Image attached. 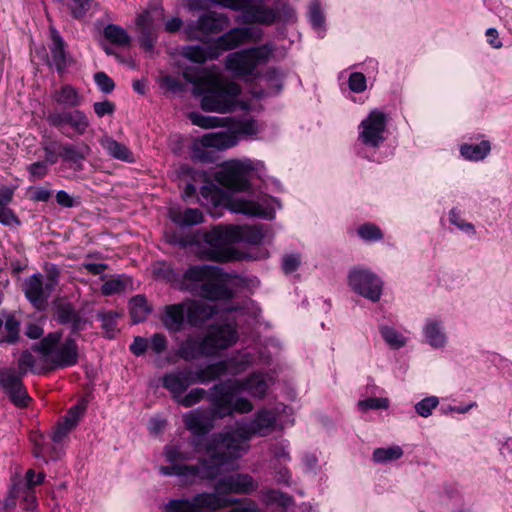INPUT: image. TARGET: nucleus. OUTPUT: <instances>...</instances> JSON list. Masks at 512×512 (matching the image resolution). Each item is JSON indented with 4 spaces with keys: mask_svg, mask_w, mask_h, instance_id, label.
<instances>
[{
    "mask_svg": "<svg viewBox=\"0 0 512 512\" xmlns=\"http://www.w3.org/2000/svg\"><path fill=\"white\" fill-rule=\"evenodd\" d=\"M438 404L439 400L437 397H426L415 405V410L420 416L428 417L432 414L433 409H435Z\"/></svg>",
    "mask_w": 512,
    "mask_h": 512,
    "instance_id": "bf43d9fd",
    "label": "nucleus"
},
{
    "mask_svg": "<svg viewBox=\"0 0 512 512\" xmlns=\"http://www.w3.org/2000/svg\"><path fill=\"white\" fill-rule=\"evenodd\" d=\"M380 334L384 341L392 348V349H400L406 344V338L393 327L382 325L379 328Z\"/></svg>",
    "mask_w": 512,
    "mask_h": 512,
    "instance_id": "a18cd8bd",
    "label": "nucleus"
},
{
    "mask_svg": "<svg viewBox=\"0 0 512 512\" xmlns=\"http://www.w3.org/2000/svg\"><path fill=\"white\" fill-rule=\"evenodd\" d=\"M185 316L187 317L186 302L167 305L161 321L164 327L171 332H180L183 329Z\"/></svg>",
    "mask_w": 512,
    "mask_h": 512,
    "instance_id": "7c9ffc66",
    "label": "nucleus"
},
{
    "mask_svg": "<svg viewBox=\"0 0 512 512\" xmlns=\"http://www.w3.org/2000/svg\"><path fill=\"white\" fill-rule=\"evenodd\" d=\"M53 318L60 325L70 326V335L78 336L86 330L89 320L82 316L74 304L66 300H58L53 303Z\"/></svg>",
    "mask_w": 512,
    "mask_h": 512,
    "instance_id": "6ab92c4d",
    "label": "nucleus"
},
{
    "mask_svg": "<svg viewBox=\"0 0 512 512\" xmlns=\"http://www.w3.org/2000/svg\"><path fill=\"white\" fill-rule=\"evenodd\" d=\"M249 37L250 31L248 28H233L212 42L218 56L220 57L223 52L237 48Z\"/></svg>",
    "mask_w": 512,
    "mask_h": 512,
    "instance_id": "cd10ccee",
    "label": "nucleus"
},
{
    "mask_svg": "<svg viewBox=\"0 0 512 512\" xmlns=\"http://www.w3.org/2000/svg\"><path fill=\"white\" fill-rule=\"evenodd\" d=\"M237 144V137L228 132L208 133L202 136L199 142L193 145V157L202 162H208L210 159L206 155L204 148H216L225 150Z\"/></svg>",
    "mask_w": 512,
    "mask_h": 512,
    "instance_id": "412c9836",
    "label": "nucleus"
},
{
    "mask_svg": "<svg viewBox=\"0 0 512 512\" xmlns=\"http://www.w3.org/2000/svg\"><path fill=\"white\" fill-rule=\"evenodd\" d=\"M0 223L4 226L20 225V220L12 209L0 206Z\"/></svg>",
    "mask_w": 512,
    "mask_h": 512,
    "instance_id": "338daca9",
    "label": "nucleus"
},
{
    "mask_svg": "<svg viewBox=\"0 0 512 512\" xmlns=\"http://www.w3.org/2000/svg\"><path fill=\"white\" fill-rule=\"evenodd\" d=\"M21 322L15 314L9 313L0 318V345H14L20 340Z\"/></svg>",
    "mask_w": 512,
    "mask_h": 512,
    "instance_id": "473e14b6",
    "label": "nucleus"
},
{
    "mask_svg": "<svg viewBox=\"0 0 512 512\" xmlns=\"http://www.w3.org/2000/svg\"><path fill=\"white\" fill-rule=\"evenodd\" d=\"M103 34L107 40L114 44L125 46L130 43V37L127 34L126 30L118 25H107L104 28Z\"/></svg>",
    "mask_w": 512,
    "mask_h": 512,
    "instance_id": "c03bdc74",
    "label": "nucleus"
},
{
    "mask_svg": "<svg viewBox=\"0 0 512 512\" xmlns=\"http://www.w3.org/2000/svg\"><path fill=\"white\" fill-rule=\"evenodd\" d=\"M426 342L433 348L439 349L446 345L447 337L442 321L427 319L423 327Z\"/></svg>",
    "mask_w": 512,
    "mask_h": 512,
    "instance_id": "f704fd0d",
    "label": "nucleus"
},
{
    "mask_svg": "<svg viewBox=\"0 0 512 512\" xmlns=\"http://www.w3.org/2000/svg\"><path fill=\"white\" fill-rule=\"evenodd\" d=\"M185 302L187 322L192 327H202L208 320L218 313L215 305L208 304L201 300H189Z\"/></svg>",
    "mask_w": 512,
    "mask_h": 512,
    "instance_id": "393cba45",
    "label": "nucleus"
},
{
    "mask_svg": "<svg viewBox=\"0 0 512 512\" xmlns=\"http://www.w3.org/2000/svg\"><path fill=\"white\" fill-rule=\"evenodd\" d=\"M230 24L229 18L214 11L206 12L199 16L193 26L189 27L188 36L190 39L200 40L207 43L210 35L223 32Z\"/></svg>",
    "mask_w": 512,
    "mask_h": 512,
    "instance_id": "f3484780",
    "label": "nucleus"
},
{
    "mask_svg": "<svg viewBox=\"0 0 512 512\" xmlns=\"http://www.w3.org/2000/svg\"><path fill=\"white\" fill-rule=\"evenodd\" d=\"M233 294V291L218 278V270L215 268V274L207 278L197 296L208 300H228Z\"/></svg>",
    "mask_w": 512,
    "mask_h": 512,
    "instance_id": "bb28decb",
    "label": "nucleus"
},
{
    "mask_svg": "<svg viewBox=\"0 0 512 512\" xmlns=\"http://www.w3.org/2000/svg\"><path fill=\"white\" fill-rule=\"evenodd\" d=\"M357 233L362 240L368 242L379 241L383 238L381 229L372 223H365L361 225L358 228Z\"/></svg>",
    "mask_w": 512,
    "mask_h": 512,
    "instance_id": "8fccbe9b",
    "label": "nucleus"
},
{
    "mask_svg": "<svg viewBox=\"0 0 512 512\" xmlns=\"http://www.w3.org/2000/svg\"><path fill=\"white\" fill-rule=\"evenodd\" d=\"M262 495L264 501H266L267 503H277L283 507H288L293 502L291 496L275 489L262 491Z\"/></svg>",
    "mask_w": 512,
    "mask_h": 512,
    "instance_id": "3c124183",
    "label": "nucleus"
},
{
    "mask_svg": "<svg viewBox=\"0 0 512 512\" xmlns=\"http://www.w3.org/2000/svg\"><path fill=\"white\" fill-rule=\"evenodd\" d=\"M101 145L111 157L128 163L134 162L132 151L126 145L116 141L112 137L103 138Z\"/></svg>",
    "mask_w": 512,
    "mask_h": 512,
    "instance_id": "4c0bfd02",
    "label": "nucleus"
},
{
    "mask_svg": "<svg viewBox=\"0 0 512 512\" xmlns=\"http://www.w3.org/2000/svg\"><path fill=\"white\" fill-rule=\"evenodd\" d=\"M449 221L451 224L455 225L461 231L468 234H475V228L473 224L466 222L462 219L460 212L453 208L449 212Z\"/></svg>",
    "mask_w": 512,
    "mask_h": 512,
    "instance_id": "052dcab7",
    "label": "nucleus"
},
{
    "mask_svg": "<svg viewBox=\"0 0 512 512\" xmlns=\"http://www.w3.org/2000/svg\"><path fill=\"white\" fill-rule=\"evenodd\" d=\"M47 322V316L40 315L33 317L25 322L24 335L31 340H41L44 335V327Z\"/></svg>",
    "mask_w": 512,
    "mask_h": 512,
    "instance_id": "79ce46f5",
    "label": "nucleus"
},
{
    "mask_svg": "<svg viewBox=\"0 0 512 512\" xmlns=\"http://www.w3.org/2000/svg\"><path fill=\"white\" fill-rule=\"evenodd\" d=\"M276 414L267 409L259 410L250 422H237L235 426L212 434L206 441L205 453L211 458V463L203 459L201 466H176L163 468L167 475L179 474L216 478L222 467L229 465L242 457L249 449L248 441L253 436H267L275 427Z\"/></svg>",
    "mask_w": 512,
    "mask_h": 512,
    "instance_id": "f257e3e1",
    "label": "nucleus"
},
{
    "mask_svg": "<svg viewBox=\"0 0 512 512\" xmlns=\"http://www.w3.org/2000/svg\"><path fill=\"white\" fill-rule=\"evenodd\" d=\"M348 285L355 293L372 302H377L381 298L383 282L370 270L352 269L348 274Z\"/></svg>",
    "mask_w": 512,
    "mask_h": 512,
    "instance_id": "2eb2a0df",
    "label": "nucleus"
},
{
    "mask_svg": "<svg viewBox=\"0 0 512 512\" xmlns=\"http://www.w3.org/2000/svg\"><path fill=\"white\" fill-rule=\"evenodd\" d=\"M183 56L191 62L202 64L207 60H216L219 58L212 41L204 45H189L183 48Z\"/></svg>",
    "mask_w": 512,
    "mask_h": 512,
    "instance_id": "72a5a7b5",
    "label": "nucleus"
},
{
    "mask_svg": "<svg viewBox=\"0 0 512 512\" xmlns=\"http://www.w3.org/2000/svg\"><path fill=\"white\" fill-rule=\"evenodd\" d=\"M366 77L363 73L353 72L349 77V88L355 93H361L366 89Z\"/></svg>",
    "mask_w": 512,
    "mask_h": 512,
    "instance_id": "0e129e2a",
    "label": "nucleus"
},
{
    "mask_svg": "<svg viewBox=\"0 0 512 512\" xmlns=\"http://www.w3.org/2000/svg\"><path fill=\"white\" fill-rule=\"evenodd\" d=\"M167 242L172 245H177L181 248L193 247L198 243L196 233L183 236L176 232L166 234Z\"/></svg>",
    "mask_w": 512,
    "mask_h": 512,
    "instance_id": "5fc2aeb1",
    "label": "nucleus"
},
{
    "mask_svg": "<svg viewBox=\"0 0 512 512\" xmlns=\"http://www.w3.org/2000/svg\"><path fill=\"white\" fill-rule=\"evenodd\" d=\"M254 169L251 160H232L217 171L215 178L220 185L231 191H245L250 187L249 178Z\"/></svg>",
    "mask_w": 512,
    "mask_h": 512,
    "instance_id": "ddd939ff",
    "label": "nucleus"
},
{
    "mask_svg": "<svg viewBox=\"0 0 512 512\" xmlns=\"http://www.w3.org/2000/svg\"><path fill=\"white\" fill-rule=\"evenodd\" d=\"M224 195L221 189L210 183L201 187L199 201L203 206L218 207L222 204Z\"/></svg>",
    "mask_w": 512,
    "mask_h": 512,
    "instance_id": "a19ab883",
    "label": "nucleus"
},
{
    "mask_svg": "<svg viewBox=\"0 0 512 512\" xmlns=\"http://www.w3.org/2000/svg\"><path fill=\"white\" fill-rule=\"evenodd\" d=\"M0 388L17 408H27L32 402L22 381V376L11 369L0 371Z\"/></svg>",
    "mask_w": 512,
    "mask_h": 512,
    "instance_id": "a211bd4d",
    "label": "nucleus"
},
{
    "mask_svg": "<svg viewBox=\"0 0 512 512\" xmlns=\"http://www.w3.org/2000/svg\"><path fill=\"white\" fill-rule=\"evenodd\" d=\"M127 282L124 278L117 277L106 281L101 286V293L105 296H111L125 290Z\"/></svg>",
    "mask_w": 512,
    "mask_h": 512,
    "instance_id": "4d7b16f0",
    "label": "nucleus"
},
{
    "mask_svg": "<svg viewBox=\"0 0 512 512\" xmlns=\"http://www.w3.org/2000/svg\"><path fill=\"white\" fill-rule=\"evenodd\" d=\"M94 0H68L67 6L76 19L83 18L92 8Z\"/></svg>",
    "mask_w": 512,
    "mask_h": 512,
    "instance_id": "603ef678",
    "label": "nucleus"
},
{
    "mask_svg": "<svg viewBox=\"0 0 512 512\" xmlns=\"http://www.w3.org/2000/svg\"><path fill=\"white\" fill-rule=\"evenodd\" d=\"M93 109L95 114L99 118H102L105 115H112L116 110V106L112 101L105 100L102 102H95L93 104Z\"/></svg>",
    "mask_w": 512,
    "mask_h": 512,
    "instance_id": "774afa93",
    "label": "nucleus"
},
{
    "mask_svg": "<svg viewBox=\"0 0 512 512\" xmlns=\"http://www.w3.org/2000/svg\"><path fill=\"white\" fill-rule=\"evenodd\" d=\"M237 339L233 323L212 326L203 338L189 336L183 340L179 344L177 355L188 362L203 356H213L235 344Z\"/></svg>",
    "mask_w": 512,
    "mask_h": 512,
    "instance_id": "f03ea898",
    "label": "nucleus"
},
{
    "mask_svg": "<svg viewBox=\"0 0 512 512\" xmlns=\"http://www.w3.org/2000/svg\"><path fill=\"white\" fill-rule=\"evenodd\" d=\"M250 364L248 354L242 355L240 358L231 357L226 360L217 361L196 371L193 370V378L195 384H208L226 374H238L247 369Z\"/></svg>",
    "mask_w": 512,
    "mask_h": 512,
    "instance_id": "4468645a",
    "label": "nucleus"
},
{
    "mask_svg": "<svg viewBox=\"0 0 512 512\" xmlns=\"http://www.w3.org/2000/svg\"><path fill=\"white\" fill-rule=\"evenodd\" d=\"M274 48L271 44H264L234 53H230L225 60L227 70L237 76L252 75L257 66L268 62Z\"/></svg>",
    "mask_w": 512,
    "mask_h": 512,
    "instance_id": "9b49d317",
    "label": "nucleus"
},
{
    "mask_svg": "<svg viewBox=\"0 0 512 512\" xmlns=\"http://www.w3.org/2000/svg\"><path fill=\"white\" fill-rule=\"evenodd\" d=\"M59 283V271L56 266L47 270L46 274L36 273L24 282V294L29 303L38 311L47 308L48 300Z\"/></svg>",
    "mask_w": 512,
    "mask_h": 512,
    "instance_id": "9d476101",
    "label": "nucleus"
},
{
    "mask_svg": "<svg viewBox=\"0 0 512 512\" xmlns=\"http://www.w3.org/2000/svg\"><path fill=\"white\" fill-rule=\"evenodd\" d=\"M165 456H166V459L168 462L171 463L170 466H161L159 468V471H160V474L164 475V476H168L167 474H164L163 473V468H172V467H176V466H185L184 464H177L176 462L178 460H190L192 459V455L189 453V452H183L180 450L179 447L177 446H167L165 448ZM207 458H205V460L209 461V463H211V458L210 456L207 454ZM204 459L203 458H200L199 461H198V464H196L195 466H201V461ZM170 476H178L180 478H182L183 482L184 483H194L197 479L199 480H212L213 478H202V477H199V476H186V475H179V474H171Z\"/></svg>",
    "mask_w": 512,
    "mask_h": 512,
    "instance_id": "a878e982",
    "label": "nucleus"
},
{
    "mask_svg": "<svg viewBox=\"0 0 512 512\" xmlns=\"http://www.w3.org/2000/svg\"><path fill=\"white\" fill-rule=\"evenodd\" d=\"M36 363V357L30 350L22 351L18 359V367L20 369V373L18 375L23 377V375H25L28 371H33Z\"/></svg>",
    "mask_w": 512,
    "mask_h": 512,
    "instance_id": "13d9d810",
    "label": "nucleus"
},
{
    "mask_svg": "<svg viewBox=\"0 0 512 512\" xmlns=\"http://www.w3.org/2000/svg\"><path fill=\"white\" fill-rule=\"evenodd\" d=\"M258 482L247 473H236L222 477L216 484L218 495L225 494H250L256 491Z\"/></svg>",
    "mask_w": 512,
    "mask_h": 512,
    "instance_id": "4be33fe9",
    "label": "nucleus"
},
{
    "mask_svg": "<svg viewBox=\"0 0 512 512\" xmlns=\"http://www.w3.org/2000/svg\"><path fill=\"white\" fill-rule=\"evenodd\" d=\"M358 409L362 412H366L368 410H378V409H388L390 402L388 398H376V397H370L366 398L364 400H360L358 402Z\"/></svg>",
    "mask_w": 512,
    "mask_h": 512,
    "instance_id": "864d4df0",
    "label": "nucleus"
},
{
    "mask_svg": "<svg viewBox=\"0 0 512 512\" xmlns=\"http://www.w3.org/2000/svg\"><path fill=\"white\" fill-rule=\"evenodd\" d=\"M215 274V267L210 265H192L183 273L179 287L183 291L198 295L207 278Z\"/></svg>",
    "mask_w": 512,
    "mask_h": 512,
    "instance_id": "5701e85b",
    "label": "nucleus"
},
{
    "mask_svg": "<svg viewBox=\"0 0 512 512\" xmlns=\"http://www.w3.org/2000/svg\"><path fill=\"white\" fill-rule=\"evenodd\" d=\"M162 386L170 393L172 399L185 408L192 407L204 400L209 392L204 388L196 387L188 390L195 384L193 370L190 367L176 369L163 375Z\"/></svg>",
    "mask_w": 512,
    "mask_h": 512,
    "instance_id": "0eeeda50",
    "label": "nucleus"
},
{
    "mask_svg": "<svg viewBox=\"0 0 512 512\" xmlns=\"http://www.w3.org/2000/svg\"><path fill=\"white\" fill-rule=\"evenodd\" d=\"M189 119L192 124L199 126L201 128L209 129L218 126H222L223 119L214 116H205L200 113L192 112L189 114Z\"/></svg>",
    "mask_w": 512,
    "mask_h": 512,
    "instance_id": "de8ad7c7",
    "label": "nucleus"
},
{
    "mask_svg": "<svg viewBox=\"0 0 512 512\" xmlns=\"http://www.w3.org/2000/svg\"><path fill=\"white\" fill-rule=\"evenodd\" d=\"M308 18L314 29L321 30L324 27L325 17L321 10L319 0H312L309 5Z\"/></svg>",
    "mask_w": 512,
    "mask_h": 512,
    "instance_id": "09e8293b",
    "label": "nucleus"
},
{
    "mask_svg": "<svg viewBox=\"0 0 512 512\" xmlns=\"http://www.w3.org/2000/svg\"><path fill=\"white\" fill-rule=\"evenodd\" d=\"M489 141H481L477 144H463L460 148L461 155L472 161L483 160L490 152Z\"/></svg>",
    "mask_w": 512,
    "mask_h": 512,
    "instance_id": "ea45409f",
    "label": "nucleus"
},
{
    "mask_svg": "<svg viewBox=\"0 0 512 512\" xmlns=\"http://www.w3.org/2000/svg\"><path fill=\"white\" fill-rule=\"evenodd\" d=\"M170 219L180 227H189L201 224L204 221V215L200 209L187 208L180 210L178 208H171L169 210Z\"/></svg>",
    "mask_w": 512,
    "mask_h": 512,
    "instance_id": "c9c22d12",
    "label": "nucleus"
},
{
    "mask_svg": "<svg viewBox=\"0 0 512 512\" xmlns=\"http://www.w3.org/2000/svg\"><path fill=\"white\" fill-rule=\"evenodd\" d=\"M205 399L210 402V409H196L184 416L186 429L196 437L207 435L215 427L217 419L234 414L225 385H214Z\"/></svg>",
    "mask_w": 512,
    "mask_h": 512,
    "instance_id": "7ed1b4c3",
    "label": "nucleus"
},
{
    "mask_svg": "<svg viewBox=\"0 0 512 512\" xmlns=\"http://www.w3.org/2000/svg\"><path fill=\"white\" fill-rule=\"evenodd\" d=\"M403 454V449L397 445L390 447H380L373 451L372 459L375 463L384 464L400 459Z\"/></svg>",
    "mask_w": 512,
    "mask_h": 512,
    "instance_id": "37998d69",
    "label": "nucleus"
},
{
    "mask_svg": "<svg viewBox=\"0 0 512 512\" xmlns=\"http://www.w3.org/2000/svg\"><path fill=\"white\" fill-rule=\"evenodd\" d=\"M359 138L370 147H378L384 140L386 116L379 110H373L360 124Z\"/></svg>",
    "mask_w": 512,
    "mask_h": 512,
    "instance_id": "aec40b11",
    "label": "nucleus"
},
{
    "mask_svg": "<svg viewBox=\"0 0 512 512\" xmlns=\"http://www.w3.org/2000/svg\"><path fill=\"white\" fill-rule=\"evenodd\" d=\"M130 315L134 324L140 323L151 313L147 299L143 295H136L130 300Z\"/></svg>",
    "mask_w": 512,
    "mask_h": 512,
    "instance_id": "58836bf2",
    "label": "nucleus"
},
{
    "mask_svg": "<svg viewBox=\"0 0 512 512\" xmlns=\"http://www.w3.org/2000/svg\"><path fill=\"white\" fill-rule=\"evenodd\" d=\"M17 500L24 512H35L37 509V500L35 490H31L27 484H14L4 500V507L12 509L16 506Z\"/></svg>",
    "mask_w": 512,
    "mask_h": 512,
    "instance_id": "b1692460",
    "label": "nucleus"
},
{
    "mask_svg": "<svg viewBox=\"0 0 512 512\" xmlns=\"http://www.w3.org/2000/svg\"><path fill=\"white\" fill-rule=\"evenodd\" d=\"M217 385H225L231 410L233 413L241 414L251 412L253 405L247 398L238 397L240 393L246 391L253 397L263 398L268 389V383L261 373H253L244 380H228Z\"/></svg>",
    "mask_w": 512,
    "mask_h": 512,
    "instance_id": "6e6552de",
    "label": "nucleus"
},
{
    "mask_svg": "<svg viewBox=\"0 0 512 512\" xmlns=\"http://www.w3.org/2000/svg\"><path fill=\"white\" fill-rule=\"evenodd\" d=\"M46 120L51 127L56 128L64 136L72 138L69 130L77 136L87 133L90 120L86 113L80 109H61L48 113Z\"/></svg>",
    "mask_w": 512,
    "mask_h": 512,
    "instance_id": "f8f14e48",
    "label": "nucleus"
},
{
    "mask_svg": "<svg viewBox=\"0 0 512 512\" xmlns=\"http://www.w3.org/2000/svg\"><path fill=\"white\" fill-rule=\"evenodd\" d=\"M212 3L229 8L234 11H242L248 23L272 25L283 20L292 21L295 11L287 0H277L273 6L265 5V0H210Z\"/></svg>",
    "mask_w": 512,
    "mask_h": 512,
    "instance_id": "20e7f679",
    "label": "nucleus"
},
{
    "mask_svg": "<svg viewBox=\"0 0 512 512\" xmlns=\"http://www.w3.org/2000/svg\"><path fill=\"white\" fill-rule=\"evenodd\" d=\"M94 81L98 88L105 94L111 93L115 88V83L111 77L105 72H97L94 74Z\"/></svg>",
    "mask_w": 512,
    "mask_h": 512,
    "instance_id": "e2e57ef3",
    "label": "nucleus"
},
{
    "mask_svg": "<svg viewBox=\"0 0 512 512\" xmlns=\"http://www.w3.org/2000/svg\"><path fill=\"white\" fill-rule=\"evenodd\" d=\"M91 149L85 142L62 143L59 145V156L66 162L72 164L76 169H82V162L88 157Z\"/></svg>",
    "mask_w": 512,
    "mask_h": 512,
    "instance_id": "c85d7f7f",
    "label": "nucleus"
},
{
    "mask_svg": "<svg viewBox=\"0 0 512 512\" xmlns=\"http://www.w3.org/2000/svg\"><path fill=\"white\" fill-rule=\"evenodd\" d=\"M231 232L236 242L260 244L266 236L265 225H231Z\"/></svg>",
    "mask_w": 512,
    "mask_h": 512,
    "instance_id": "2f4dec72",
    "label": "nucleus"
},
{
    "mask_svg": "<svg viewBox=\"0 0 512 512\" xmlns=\"http://www.w3.org/2000/svg\"><path fill=\"white\" fill-rule=\"evenodd\" d=\"M277 202L265 194L256 197H236L230 201V208L236 213L272 219L275 213L273 204Z\"/></svg>",
    "mask_w": 512,
    "mask_h": 512,
    "instance_id": "dca6fc26",
    "label": "nucleus"
},
{
    "mask_svg": "<svg viewBox=\"0 0 512 512\" xmlns=\"http://www.w3.org/2000/svg\"><path fill=\"white\" fill-rule=\"evenodd\" d=\"M136 25L139 33L156 32L151 12L144 11L136 19Z\"/></svg>",
    "mask_w": 512,
    "mask_h": 512,
    "instance_id": "680f3d73",
    "label": "nucleus"
},
{
    "mask_svg": "<svg viewBox=\"0 0 512 512\" xmlns=\"http://www.w3.org/2000/svg\"><path fill=\"white\" fill-rule=\"evenodd\" d=\"M52 99L61 106L77 108L83 102L79 90L70 84L62 85L52 93Z\"/></svg>",
    "mask_w": 512,
    "mask_h": 512,
    "instance_id": "e433bc0d",
    "label": "nucleus"
},
{
    "mask_svg": "<svg viewBox=\"0 0 512 512\" xmlns=\"http://www.w3.org/2000/svg\"><path fill=\"white\" fill-rule=\"evenodd\" d=\"M196 253L201 259L216 262H228L240 258V252L234 249V236L231 225L216 226L210 231L197 232Z\"/></svg>",
    "mask_w": 512,
    "mask_h": 512,
    "instance_id": "423d86ee",
    "label": "nucleus"
},
{
    "mask_svg": "<svg viewBox=\"0 0 512 512\" xmlns=\"http://www.w3.org/2000/svg\"><path fill=\"white\" fill-rule=\"evenodd\" d=\"M51 44L49 50L51 54L52 63L59 73H62L68 66L69 55L66 50V43L62 36L55 28L50 29Z\"/></svg>",
    "mask_w": 512,
    "mask_h": 512,
    "instance_id": "c756f323",
    "label": "nucleus"
},
{
    "mask_svg": "<svg viewBox=\"0 0 512 512\" xmlns=\"http://www.w3.org/2000/svg\"><path fill=\"white\" fill-rule=\"evenodd\" d=\"M75 336L69 334L62 342V330L49 332L40 341L34 343L31 350L38 353L53 369L71 367L79 360V348Z\"/></svg>",
    "mask_w": 512,
    "mask_h": 512,
    "instance_id": "39448f33",
    "label": "nucleus"
},
{
    "mask_svg": "<svg viewBox=\"0 0 512 512\" xmlns=\"http://www.w3.org/2000/svg\"><path fill=\"white\" fill-rule=\"evenodd\" d=\"M118 316V313L113 311L98 314V319L102 323V329L105 331V335L109 339L114 338L119 331L117 328Z\"/></svg>",
    "mask_w": 512,
    "mask_h": 512,
    "instance_id": "49530a36",
    "label": "nucleus"
},
{
    "mask_svg": "<svg viewBox=\"0 0 512 512\" xmlns=\"http://www.w3.org/2000/svg\"><path fill=\"white\" fill-rule=\"evenodd\" d=\"M241 88L234 82L215 80L204 90L201 98V108L205 111L228 113L233 111L238 103Z\"/></svg>",
    "mask_w": 512,
    "mask_h": 512,
    "instance_id": "1a4fd4ad",
    "label": "nucleus"
},
{
    "mask_svg": "<svg viewBox=\"0 0 512 512\" xmlns=\"http://www.w3.org/2000/svg\"><path fill=\"white\" fill-rule=\"evenodd\" d=\"M59 145H61L60 141L51 140L42 142V149L45 153V161L46 164L49 163L51 165L56 164L59 156Z\"/></svg>",
    "mask_w": 512,
    "mask_h": 512,
    "instance_id": "6e6d98bb",
    "label": "nucleus"
},
{
    "mask_svg": "<svg viewBox=\"0 0 512 512\" xmlns=\"http://www.w3.org/2000/svg\"><path fill=\"white\" fill-rule=\"evenodd\" d=\"M271 453H272L274 459H276L278 461L288 462L291 459L289 451H288V443L286 441H282V442L274 444L271 447Z\"/></svg>",
    "mask_w": 512,
    "mask_h": 512,
    "instance_id": "69168bd1",
    "label": "nucleus"
}]
</instances>
